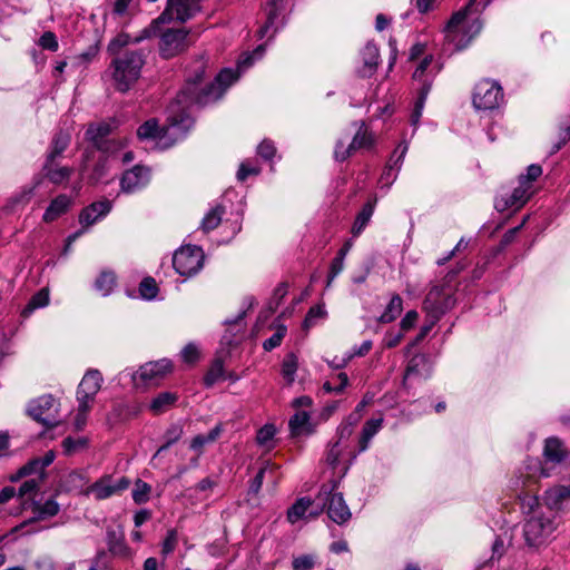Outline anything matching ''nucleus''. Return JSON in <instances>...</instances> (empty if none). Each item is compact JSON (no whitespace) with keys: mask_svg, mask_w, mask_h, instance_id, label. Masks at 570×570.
<instances>
[{"mask_svg":"<svg viewBox=\"0 0 570 570\" xmlns=\"http://www.w3.org/2000/svg\"><path fill=\"white\" fill-rule=\"evenodd\" d=\"M206 67L207 63L203 57L188 67L184 88L167 108V125L159 129L156 119L145 121L137 129L139 139H158L163 147H170L183 139L193 127V107H204L217 101L239 78V72L224 69L213 82L202 87L200 81Z\"/></svg>","mask_w":570,"mask_h":570,"instance_id":"1","label":"nucleus"},{"mask_svg":"<svg viewBox=\"0 0 570 570\" xmlns=\"http://www.w3.org/2000/svg\"><path fill=\"white\" fill-rule=\"evenodd\" d=\"M531 488H523L518 494L523 515V538L529 547L546 543L559 525V517L547 511L539 498L531 493Z\"/></svg>","mask_w":570,"mask_h":570,"instance_id":"2","label":"nucleus"},{"mask_svg":"<svg viewBox=\"0 0 570 570\" xmlns=\"http://www.w3.org/2000/svg\"><path fill=\"white\" fill-rule=\"evenodd\" d=\"M490 3L470 0L461 10L453 13L445 27V39L453 45L455 50H462L480 33L483 23L480 19L481 12Z\"/></svg>","mask_w":570,"mask_h":570,"instance_id":"3","label":"nucleus"},{"mask_svg":"<svg viewBox=\"0 0 570 570\" xmlns=\"http://www.w3.org/2000/svg\"><path fill=\"white\" fill-rule=\"evenodd\" d=\"M543 463L539 460H530L524 466V471L520 473L517 484L519 482L522 488H531L539 478H549L556 473L559 468L569 456V452L561 439L558 436H550L544 440L543 445Z\"/></svg>","mask_w":570,"mask_h":570,"instance_id":"4","label":"nucleus"},{"mask_svg":"<svg viewBox=\"0 0 570 570\" xmlns=\"http://www.w3.org/2000/svg\"><path fill=\"white\" fill-rule=\"evenodd\" d=\"M144 63L142 50H125L116 53L110 63L115 88L120 92H127L139 79Z\"/></svg>","mask_w":570,"mask_h":570,"instance_id":"5","label":"nucleus"},{"mask_svg":"<svg viewBox=\"0 0 570 570\" xmlns=\"http://www.w3.org/2000/svg\"><path fill=\"white\" fill-rule=\"evenodd\" d=\"M72 169L70 167H59L56 161L45 160L41 170L36 174L31 183L21 188V190L11 198L12 205H27L43 185L46 178L52 184L59 185L70 177Z\"/></svg>","mask_w":570,"mask_h":570,"instance_id":"6","label":"nucleus"},{"mask_svg":"<svg viewBox=\"0 0 570 570\" xmlns=\"http://www.w3.org/2000/svg\"><path fill=\"white\" fill-rule=\"evenodd\" d=\"M338 482L334 481L331 485H323L317 499L321 511L326 509L328 518L336 524L342 525L351 519L352 512L344 500L343 493L336 491Z\"/></svg>","mask_w":570,"mask_h":570,"instance_id":"7","label":"nucleus"},{"mask_svg":"<svg viewBox=\"0 0 570 570\" xmlns=\"http://www.w3.org/2000/svg\"><path fill=\"white\" fill-rule=\"evenodd\" d=\"M455 304L456 298L450 285H434L423 301V311L428 315H434V320H441Z\"/></svg>","mask_w":570,"mask_h":570,"instance_id":"8","label":"nucleus"},{"mask_svg":"<svg viewBox=\"0 0 570 570\" xmlns=\"http://www.w3.org/2000/svg\"><path fill=\"white\" fill-rule=\"evenodd\" d=\"M204 252L198 246H181L173 256V266L181 276L197 274L204 265Z\"/></svg>","mask_w":570,"mask_h":570,"instance_id":"9","label":"nucleus"},{"mask_svg":"<svg viewBox=\"0 0 570 570\" xmlns=\"http://www.w3.org/2000/svg\"><path fill=\"white\" fill-rule=\"evenodd\" d=\"M27 412L46 428H53L59 423V404L52 395H42L30 401Z\"/></svg>","mask_w":570,"mask_h":570,"instance_id":"10","label":"nucleus"},{"mask_svg":"<svg viewBox=\"0 0 570 570\" xmlns=\"http://www.w3.org/2000/svg\"><path fill=\"white\" fill-rule=\"evenodd\" d=\"M115 128V122L91 124L86 130V138L96 149L105 154H114L121 148L120 141L109 139V136Z\"/></svg>","mask_w":570,"mask_h":570,"instance_id":"11","label":"nucleus"},{"mask_svg":"<svg viewBox=\"0 0 570 570\" xmlns=\"http://www.w3.org/2000/svg\"><path fill=\"white\" fill-rule=\"evenodd\" d=\"M503 100L501 86L495 81L481 80L473 91V106L479 110H492Z\"/></svg>","mask_w":570,"mask_h":570,"instance_id":"12","label":"nucleus"},{"mask_svg":"<svg viewBox=\"0 0 570 570\" xmlns=\"http://www.w3.org/2000/svg\"><path fill=\"white\" fill-rule=\"evenodd\" d=\"M129 485L130 481L126 476L114 479L112 475L105 474L87 488L86 494H92L96 500H106L112 495L120 494Z\"/></svg>","mask_w":570,"mask_h":570,"instance_id":"13","label":"nucleus"},{"mask_svg":"<svg viewBox=\"0 0 570 570\" xmlns=\"http://www.w3.org/2000/svg\"><path fill=\"white\" fill-rule=\"evenodd\" d=\"M171 370V362L163 358L156 362H148L132 374L136 386L155 385Z\"/></svg>","mask_w":570,"mask_h":570,"instance_id":"14","label":"nucleus"},{"mask_svg":"<svg viewBox=\"0 0 570 570\" xmlns=\"http://www.w3.org/2000/svg\"><path fill=\"white\" fill-rule=\"evenodd\" d=\"M328 446L330 448L326 452L325 461L327 465H330L335 471V473L338 474L340 479H342L347 473L353 460L356 458L358 453H347V446L338 444L335 441L330 443Z\"/></svg>","mask_w":570,"mask_h":570,"instance_id":"15","label":"nucleus"},{"mask_svg":"<svg viewBox=\"0 0 570 570\" xmlns=\"http://www.w3.org/2000/svg\"><path fill=\"white\" fill-rule=\"evenodd\" d=\"M102 383L101 373L98 370H88L77 389V401L86 409L87 403H92Z\"/></svg>","mask_w":570,"mask_h":570,"instance_id":"16","label":"nucleus"},{"mask_svg":"<svg viewBox=\"0 0 570 570\" xmlns=\"http://www.w3.org/2000/svg\"><path fill=\"white\" fill-rule=\"evenodd\" d=\"M187 35L188 32L185 29L166 30L159 43L161 57L168 59L185 50L187 47Z\"/></svg>","mask_w":570,"mask_h":570,"instance_id":"17","label":"nucleus"},{"mask_svg":"<svg viewBox=\"0 0 570 570\" xmlns=\"http://www.w3.org/2000/svg\"><path fill=\"white\" fill-rule=\"evenodd\" d=\"M150 181V169L148 167L136 165L126 170L120 180L121 191L134 194L145 188Z\"/></svg>","mask_w":570,"mask_h":570,"instance_id":"18","label":"nucleus"},{"mask_svg":"<svg viewBox=\"0 0 570 570\" xmlns=\"http://www.w3.org/2000/svg\"><path fill=\"white\" fill-rule=\"evenodd\" d=\"M29 510H31L32 515L17 525L13 531H19L36 522L45 521L57 515L60 511V505L55 499L50 498L43 503L38 501H30Z\"/></svg>","mask_w":570,"mask_h":570,"instance_id":"19","label":"nucleus"},{"mask_svg":"<svg viewBox=\"0 0 570 570\" xmlns=\"http://www.w3.org/2000/svg\"><path fill=\"white\" fill-rule=\"evenodd\" d=\"M531 196V185L527 184L524 178H519V185L515 187L511 195L495 200V208L499 212L513 208L520 209Z\"/></svg>","mask_w":570,"mask_h":570,"instance_id":"20","label":"nucleus"},{"mask_svg":"<svg viewBox=\"0 0 570 570\" xmlns=\"http://www.w3.org/2000/svg\"><path fill=\"white\" fill-rule=\"evenodd\" d=\"M199 0H168L166 10L159 19H175L185 22L199 10Z\"/></svg>","mask_w":570,"mask_h":570,"instance_id":"21","label":"nucleus"},{"mask_svg":"<svg viewBox=\"0 0 570 570\" xmlns=\"http://www.w3.org/2000/svg\"><path fill=\"white\" fill-rule=\"evenodd\" d=\"M379 48L373 42H367L360 53L361 66L356 72L362 78H368L376 71L379 65Z\"/></svg>","mask_w":570,"mask_h":570,"instance_id":"22","label":"nucleus"},{"mask_svg":"<svg viewBox=\"0 0 570 570\" xmlns=\"http://www.w3.org/2000/svg\"><path fill=\"white\" fill-rule=\"evenodd\" d=\"M321 513V504L316 505L308 498L298 499L287 511V519L295 523L301 519L315 518Z\"/></svg>","mask_w":570,"mask_h":570,"instance_id":"23","label":"nucleus"},{"mask_svg":"<svg viewBox=\"0 0 570 570\" xmlns=\"http://www.w3.org/2000/svg\"><path fill=\"white\" fill-rule=\"evenodd\" d=\"M110 209L111 203L107 199L92 203L81 210L79 215V223L85 227H89L100 218L105 217L110 212Z\"/></svg>","mask_w":570,"mask_h":570,"instance_id":"24","label":"nucleus"},{"mask_svg":"<svg viewBox=\"0 0 570 570\" xmlns=\"http://www.w3.org/2000/svg\"><path fill=\"white\" fill-rule=\"evenodd\" d=\"M432 374V363L429 357L424 354L414 355L407 363L405 371V380L417 377L428 379Z\"/></svg>","mask_w":570,"mask_h":570,"instance_id":"25","label":"nucleus"},{"mask_svg":"<svg viewBox=\"0 0 570 570\" xmlns=\"http://www.w3.org/2000/svg\"><path fill=\"white\" fill-rule=\"evenodd\" d=\"M285 2L286 0H268L265 8L267 19L258 30L259 38H264L272 28H274V33L277 31V19L284 10Z\"/></svg>","mask_w":570,"mask_h":570,"instance_id":"26","label":"nucleus"},{"mask_svg":"<svg viewBox=\"0 0 570 570\" xmlns=\"http://www.w3.org/2000/svg\"><path fill=\"white\" fill-rule=\"evenodd\" d=\"M72 205V198L68 195L60 194L53 198L47 207L42 219L46 223H51L67 213Z\"/></svg>","mask_w":570,"mask_h":570,"instance_id":"27","label":"nucleus"},{"mask_svg":"<svg viewBox=\"0 0 570 570\" xmlns=\"http://www.w3.org/2000/svg\"><path fill=\"white\" fill-rule=\"evenodd\" d=\"M376 197L368 199L364 206L362 207L361 212L357 214L354 224L352 226L351 233L354 237H357L362 234V232L367 226L368 222L371 220V217L374 213L375 206H376Z\"/></svg>","mask_w":570,"mask_h":570,"instance_id":"28","label":"nucleus"},{"mask_svg":"<svg viewBox=\"0 0 570 570\" xmlns=\"http://www.w3.org/2000/svg\"><path fill=\"white\" fill-rule=\"evenodd\" d=\"M383 424V419H371L365 422L362 433L358 439V450L357 453H362L367 450L371 440L373 436L381 430Z\"/></svg>","mask_w":570,"mask_h":570,"instance_id":"29","label":"nucleus"},{"mask_svg":"<svg viewBox=\"0 0 570 570\" xmlns=\"http://www.w3.org/2000/svg\"><path fill=\"white\" fill-rule=\"evenodd\" d=\"M39 491V480L38 479H30L24 481L20 488L19 491L16 492V495L18 500L20 501V504L22 507V510H29L30 508V501H36L35 495Z\"/></svg>","mask_w":570,"mask_h":570,"instance_id":"30","label":"nucleus"},{"mask_svg":"<svg viewBox=\"0 0 570 570\" xmlns=\"http://www.w3.org/2000/svg\"><path fill=\"white\" fill-rule=\"evenodd\" d=\"M311 417L306 411H297L289 420V429L293 435H303L313 433Z\"/></svg>","mask_w":570,"mask_h":570,"instance_id":"31","label":"nucleus"},{"mask_svg":"<svg viewBox=\"0 0 570 570\" xmlns=\"http://www.w3.org/2000/svg\"><path fill=\"white\" fill-rule=\"evenodd\" d=\"M512 544V531L504 530L500 534L497 535L494 542L492 543V554L488 560V563L493 564L494 561H498L502 558V556L507 552L508 548Z\"/></svg>","mask_w":570,"mask_h":570,"instance_id":"32","label":"nucleus"},{"mask_svg":"<svg viewBox=\"0 0 570 570\" xmlns=\"http://www.w3.org/2000/svg\"><path fill=\"white\" fill-rule=\"evenodd\" d=\"M403 311V299L399 294H394L384 312L377 318V321L382 324H389L395 321Z\"/></svg>","mask_w":570,"mask_h":570,"instance_id":"33","label":"nucleus"},{"mask_svg":"<svg viewBox=\"0 0 570 570\" xmlns=\"http://www.w3.org/2000/svg\"><path fill=\"white\" fill-rule=\"evenodd\" d=\"M70 144V136L68 132L59 131L55 135L50 150L47 154L46 160L56 161Z\"/></svg>","mask_w":570,"mask_h":570,"instance_id":"34","label":"nucleus"},{"mask_svg":"<svg viewBox=\"0 0 570 570\" xmlns=\"http://www.w3.org/2000/svg\"><path fill=\"white\" fill-rule=\"evenodd\" d=\"M225 214V207L216 205L213 207L203 218L200 227L205 233L214 230L222 222L223 215Z\"/></svg>","mask_w":570,"mask_h":570,"instance_id":"35","label":"nucleus"},{"mask_svg":"<svg viewBox=\"0 0 570 570\" xmlns=\"http://www.w3.org/2000/svg\"><path fill=\"white\" fill-rule=\"evenodd\" d=\"M116 285V275L111 271H102L95 281V288L102 296L111 293Z\"/></svg>","mask_w":570,"mask_h":570,"instance_id":"36","label":"nucleus"},{"mask_svg":"<svg viewBox=\"0 0 570 570\" xmlns=\"http://www.w3.org/2000/svg\"><path fill=\"white\" fill-rule=\"evenodd\" d=\"M176 400V394L170 392H161L153 399L149 407L155 414H159L168 410Z\"/></svg>","mask_w":570,"mask_h":570,"instance_id":"37","label":"nucleus"},{"mask_svg":"<svg viewBox=\"0 0 570 570\" xmlns=\"http://www.w3.org/2000/svg\"><path fill=\"white\" fill-rule=\"evenodd\" d=\"M222 426L216 425L207 434L196 435L190 442V448L195 451H200L205 445L215 442L222 434Z\"/></svg>","mask_w":570,"mask_h":570,"instance_id":"38","label":"nucleus"},{"mask_svg":"<svg viewBox=\"0 0 570 570\" xmlns=\"http://www.w3.org/2000/svg\"><path fill=\"white\" fill-rule=\"evenodd\" d=\"M297 367V356L294 353L287 354L282 363V375L288 385L294 383Z\"/></svg>","mask_w":570,"mask_h":570,"instance_id":"39","label":"nucleus"},{"mask_svg":"<svg viewBox=\"0 0 570 570\" xmlns=\"http://www.w3.org/2000/svg\"><path fill=\"white\" fill-rule=\"evenodd\" d=\"M219 380H225V371L223 361L220 358H216L206 373L204 383L206 386H212Z\"/></svg>","mask_w":570,"mask_h":570,"instance_id":"40","label":"nucleus"},{"mask_svg":"<svg viewBox=\"0 0 570 570\" xmlns=\"http://www.w3.org/2000/svg\"><path fill=\"white\" fill-rule=\"evenodd\" d=\"M48 304H49V293L47 289H41L30 298V301H29L28 305L26 306V308L23 309L22 314L24 316H28L35 309L45 307Z\"/></svg>","mask_w":570,"mask_h":570,"instance_id":"41","label":"nucleus"},{"mask_svg":"<svg viewBox=\"0 0 570 570\" xmlns=\"http://www.w3.org/2000/svg\"><path fill=\"white\" fill-rule=\"evenodd\" d=\"M373 144V138L370 134L362 129V127L357 130L353 140L350 142V149L353 151L361 148H368Z\"/></svg>","mask_w":570,"mask_h":570,"instance_id":"42","label":"nucleus"},{"mask_svg":"<svg viewBox=\"0 0 570 570\" xmlns=\"http://www.w3.org/2000/svg\"><path fill=\"white\" fill-rule=\"evenodd\" d=\"M407 149V144L405 141L401 142L394 150L393 155L391 156L389 163L386 164V167L389 169H395L396 171H399L401 169Z\"/></svg>","mask_w":570,"mask_h":570,"instance_id":"43","label":"nucleus"},{"mask_svg":"<svg viewBox=\"0 0 570 570\" xmlns=\"http://www.w3.org/2000/svg\"><path fill=\"white\" fill-rule=\"evenodd\" d=\"M158 286L151 277H146L139 285V294L145 299H154L157 296Z\"/></svg>","mask_w":570,"mask_h":570,"instance_id":"44","label":"nucleus"},{"mask_svg":"<svg viewBox=\"0 0 570 570\" xmlns=\"http://www.w3.org/2000/svg\"><path fill=\"white\" fill-rule=\"evenodd\" d=\"M150 485L141 480H137L135 489L132 490V499L137 504H142L148 501L150 493Z\"/></svg>","mask_w":570,"mask_h":570,"instance_id":"45","label":"nucleus"},{"mask_svg":"<svg viewBox=\"0 0 570 570\" xmlns=\"http://www.w3.org/2000/svg\"><path fill=\"white\" fill-rule=\"evenodd\" d=\"M274 468L271 465L269 461H265L257 472L256 476L250 483L249 490L254 493H257L262 488L263 481L266 478V473H273Z\"/></svg>","mask_w":570,"mask_h":570,"instance_id":"46","label":"nucleus"},{"mask_svg":"<svg viewBox=\"0 0 570 570\" xmlns=\"http://www.w3.org/2000/svg\"><path fill=\"white\" fill-rule=\"evenodd\" d=\"M286 332H287V328L285 325H278L276 327L275 333L269 338L264 341V343H263L264 350L269 352V351L276 348L277 346H279Z\"/></svg>","mask_w":570,"mask_h":570,"instance_id":"47","label":"nucleus"},{"mask_svg":"<svg viewBox=\"0 0 570 570\" xmlns=\"http://www.w3.org/2000/svg\"><path fill=\"white\" fill-rule=\"evenodd\" d=\"M440 320H434V315H428L426 314V320H425V323L424 325L421 327L420 330V333L417 334V336L415 337V340L406 347L407 352H410V350L415 346L417 343H420L421 341H423L425 338V336L431 332V330L434 327V325L439 322Z\"/></svg>","mask_w":570,"mask_h":570,"instance_id":"48","label":"nucleus"},{"mask_svg":"<svg viewBox=\"0 0 570 570\" xmlns=\"http://www.w3.org/2000/svg\"><path fill=\"white\" fill-rule=\"evenodd\" d=\"M108 173V159L107 157H100L96 163L92 174L89 176V180L94 184L100 181Z\"/></svg>","mask_w":570,"mask_h":570,"instance_id":"49","label":"nucleus"},{"mask_svg":"<svg viewBox=\"0 0 570 570\" xmlns=\"http://www.w3.org/2000/svg\"><path fill=\"white\" fill-rule=\"evenodd\" d=\"M264 52H265V46L264 45L258 46L253 51V53L246 55L245 57L239 59L238 65H237L238 70L243 71V70L249 68L256 59H261L263 57Z\"/></svg>","mask_w":570,"mask_h":570,"instance_id":"50","label":"nucleus"},{"mask_svg":"<svg viewBox=\"0 0 570 570\" xmlns=\"http://www.w3.org/2000/svg\"><path fill=\"white\" fill-rule=\"evenodd\" d=\"M326 315V311L324 306L316 305L309 308V311L306 314V317L304 320L303 326L305 328H309L315 325V321L317 318H323Z\"/></svg>","mask_w":570,"mask_h":570,"instance_id":"51","label":"nucleus"},{"mask_svg":"<svg viewBox=\"0 0 570 570\" xmlns=\"http://www.w3.org/2000/svg\"><path fill=\"white\" fill-rule=\"evenodd\" d=\"M178 542L177 531L169 530L161 546V554L164 558L174 552Z\"/></svg>","mask_w":570,"mask_h":570,"instance_id":"52","label":"nucleus"},{"mask_svg":"<svg viewBox=\"0 0 570 570\" xmlns=\"http://www.w3.org/2000/svg\"><path fill=\"white\" fill-rule=\"evenodd\" d=\"M183 435V425L180 423H173L164 433L163 439L167 441V445H173Z\"/></svg>","mask_w":570,"mask_h":570,"instance_id":"53","label":"nucleus"},{"mask_svg":"<svg viewBox=\"0 0 570 570\" xmlns=\"http://www.w3.org/2000/svg\"><path fill=\"white\" fill-rule=\"evenodd\" d=\"M276 429L273 424H265L261 428L256 435V441L259 445H267L274 438Z\"/></svg>","mask_w":570,"mask_h":570,"instance_id":"54","label":"nucleus"},{"mask_svg":"<svg viewBox=\"0 0 570 570\" xmlns=\"http://www.w3.org/2000/svg\"><path fill=\"white\" fill-rule=\"evenodd\" d=\"M570 139V117H568L560 127L559 141L552 147V153L561 149L563 145Z\"/></svg>","mask_w":570,"mask_h":570,"instance_id":"55","label":"nucleus"},{"mask_svg":"<svg viewBox=\"0 0 570 570\" xmlns=\"http://www.w3.org/2000/svg\"><path fill=\"white\" fill-rule=\"evenodd\" d=\"M315 564V557L312 554H303L294 558V570H311Z\"/></svg>","mask_w":570,"mask_h":570,"instance_id":"56","label":"nucleus"},{"mask_svg":"<svg viewBox=\"0 0 570 570\" xmlns=\"http://www.w3.org/2000/svg\"><path fill=\"white\" fill-rule=\"evenodd\" d=\"M276 153L274 142L268 139H264L257 147V154L265 160H271Z\"/></svg>","mask_w":570,"mask_h":570,"instance_id":"57","label":"nucleus"},{"mask_svg":"<svg viewBox=\"0 0 570 570\" xmlns=\"http://www.w3.org/2000/svg\"><path fill=\"white\" fill-rule=\"evenodd\" d=\"M39 45L49 51H57L58 50V41L57 37L51 31H46L39 39Z\"/></svg>","mask_w":570,"mask_h":570,"instance_id":"58","label":"nucleus"},{"mask_svg":"<svg viewBox=\"0 0 570 570\" xmlns=\"http://www.w3.org/2000/svg\"><path fill=\"white\" fill-rule=\"evenodd\" d=\"M352 434H353V429L351 428V424L342 423L337 428V431H336L337 439L335 440V442L348 448V441H350V438L352 436Z\"/></svg>","mask_w":570,"mask_h":570,"instance_id":"59","label":"nucleus"},{"mask_svg":"<svg viewBox=\"0 0 570 570\" xmlns=\"http://www.w3.org/2000/svg\"><path fill=\"white\" fill-rule=\"evenodd\" d=\"M86 444H87V440L82 439V438H80V439L67 438L62 442V446L67 454H71V453L76 452L77 450L85 448Z\"/></svg>","mask_w":570,"mask_h":570,"instance_id":"60","label":"nucleus"},{"mask_svg":"<svg viewBox=\"0 0 570 570\" xmlns=\"http://www.w3.org/2000/svg\"><path fill=\"white\" fill-rule=\"evenodd\" d=\"M199 356L198 348L195 344H187L181 351V357L186 363L194 364Z\"/></svg>","mask_w":570,"mask_h":570,"instance_id":"61","label":"nucleus"},{"mask_svg":"<svg viewBox=\"0 0 570 570\" xmlns=\"http://www.w3.org/2000/svg\"><path fill=\"white\" fill-rule=\"evenodd\" d=\"M259 168L250 166L247 163H242L236 174L238 181H245L249 175H258Z\"/></svg>","mask_w":570,"mask_h":570,"instance_id":"62","label":"nucleus"},{"mask_svg":"<svg viewBox=\"0 0 570 570\" xmlns=\"http://www.w3.org/2000/svg\"><path fill=\"white\" fill-rule=\"evenodd\" d=\"M40 459H32L28 463H26L23 466H21V474L32 475L38 474L42 475V470L40 466Z\"/></svg>","mask_w":570,"mask_h":570,"instance_id":"63","label":"nucleus"},{"mask_svg":"<svg viewBox=\"0 0 570 570\" xmlns=\"http://www.w3.org/2000/svg\"><path fill=\"white\" fill-rule=\"evenodd\" d=\"M417 318H419V314L416 311H414V309L409 311L404 315V317L401 320V323H400L401 330L404 332L411 330L415 325Z\"/></svg>","mask_w":570,"mask_h":570,"instance_id":"64","label":"nucleus"}]
</instances>
